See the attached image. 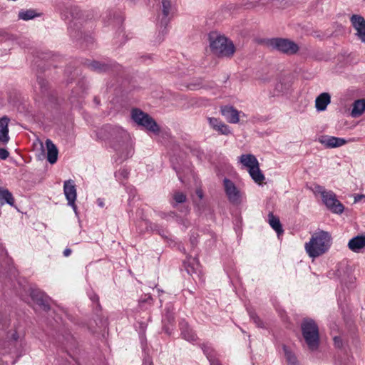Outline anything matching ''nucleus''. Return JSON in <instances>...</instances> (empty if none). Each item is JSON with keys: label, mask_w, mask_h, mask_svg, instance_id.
Here are the masks:
<instances>
[{"label": "nucleus", "mask_w": 365, "mask_h": 365, "mask_svg": "<svg viewBox=\"0 0 365 365\" xmlns=\"http://www.w3.org/2000/svg\"><path fill=\"white\" fill-rule=\"evenodd\" d=\"M9 152L4 148H0V159L5 160L9 157Z\"/></svg>", "instance_id": "35"}, {"label": "nucleus", "mask_w": 365, "mask_h": 365, "mask_svg": "<svg viewBox=\"0 0 365 365\" xmlns=\"http://www.w3.org/2000/svg\"><path fill=\"white\" fill-rule=\"evenodd\" d=\"M202 349L203 350L204 354L207 356V358L210 361L211 365H218V362L215 361L212 359V348L210 346H207V345L204 344V345H202Z\"/></svg>", "instance_id": "32"}, {"label": "nucleus", "mask_w": 365, "mask_h": 365, "mask_svg": "<svg viewBox=\"0 0 365 365\" xmlns=\"http://www.w3.org/2000/svg\"><path fill=\"white\" fill-rule=\"evenodd\" d=\"M250 317L251 318L253 319L254 322L258 326V327H261L262 326V322L261 320L259 319V318L257 316H254L252 314H250Z\"/></svg>", "instance_id": "37"}, {"label": "nucleus", "mask_w": 365, "mask_h": 365, "mask_svg": "<svg viewBox=\"0 0 365 365\" xmlns=\"http://www.w3.org/2000/svg\"><path fill=\"white\" fill-rule=\"evenodd\" d=\"M207 120L210 127L220 134L227 135L231 133L229 126L220 119L209 117L207 118Z\"/></svg>", "instance_id": "15"}, {"label": "nucleus", "mask_w": 365, "mask_h": 365, "mask_svg": "<svg viewBox=\"0 0 365 365\" xmlns=\"http://www.w3.org/2000/svg\"><path fill=\"white\" fill-rule=\"evenodd\" d=\"M160 216L163 219H170L176 217V214L174 212L170 211L168 212H162L160 213Z\"/></svg>", "instance_id": "34"}, {"label": "nucleus", "mask_w": 365, "mask_h": 365, "mask_svg": "<svg viewBox=\"0 0 365 365\" xmlns=\"http://www.w3.org/2000/svg\"><path fill=\"white\" fill-rule=\"evenodd\" d=\"M30 296L31 299L43 310L49 309V298L38 289H31Z\"/></svg>", "instance_id": "12"}, {"label": "nucleus", "mask_w": 365, "mask_h": 365, "mask_svg": "<svg viewBox=\"0 0 365 365\" xmlns=\"http://www.w3.org/2000/svg\"><path fill=\"white\" fill-rule=\"evenodd\" d=\"M91 299H92L93 301H94V300L97 299V297H94L93 298H91Z\"/></svg>", "instance_id": "46"}, {"label": "nucleus", "mask_w": 365, "mask_h": 365, "mask_svg": "<svg viewBox=\"0 0 365 365\" xmlns=\"http://www.w3.org/2000/svg\"><path fill=\"white\" fill-rule=\"evenodd\" d=\"M200 83H192L187 85V88L190 90H196L200 88Z\"/></svg>", "instance_id": "36"}, {"label": "nucleus", "mask_w": 365, "mask_h": 365, "mask_svg": "<svg viewBox=\"0 0 365 365\" xmlns=\"http://www.w3.org/2000/svg\"><path fill=\"white\" fill-rule=\"evenodd\" d=\"M97 202H98V205L100 207H103L104 206V202H103V200L101 199H98Z\"/></svg>", "instance_id": "44"}, {"label": "nucleus", "mask_w": 365, "mask_h": 365, "mask_svg": "<svg viewBox=\"0 0 365 365\" xmlns=\"http://www.w3.org/2000/svg\"><path fill=\"white\" fill-rule=\"evenodd\" d=\"M283 351L287 363L289 365H297V361L294 354L286 346H283Z\"/></svg>", "instance_id": "30"}, {"label": "nucleus", "mask_w": 365, "mask_h": 365, "mask_svg": "<svg viewBox=\"0 0 365 365\" xmlns=\"http://www.w3.org/2000/svg\"><path fill=\"white\" fill-rule=\"evenodd\" d=\"M196 194L199 197L200 199L202 198V192L201 190H196Z\"/></svg>", "instance_id": "42"}, {"label": "nucleus", "mask_w": 365, "mask_h": 365, "mask_svg": "<svg viewBox=\"0 0 365 365\" xmlns=\"http://www.w3.org/2000/svg\"><path fill=\"white\" fill-rule=\"evenodd\" d=\"M331 103V96L329 93L324 92L319 94L315 100V108L319 112L327 109V106Z\"/></svg>", "instance_id": "18"}, {"label": "nucleus", "mask_w": 365, "mask_h": 365, "mask_svg": "<svg viewBox=\"0 0 365 365\" xmlns=\"http://www.w3.org/2000/svg\"><path fill=\"white\" fill-rule=\"evenodd\" d=\"M73 97H76L75 96V91H73Z\"/></svg>", "instance_id": "47"}, {"label": "nucleus", "mask_w": 365, "mask_h": 365, "mask_svg": "<svg viewBox=\"0 0 365 365\" xmlns=\"http://www.w3.org/2000/svg\"><path fill=\"white\" fill-rule=\"evenodd\" d=\"M310 189L315 195H320L324 204L332 212L336 214L343 212L344 205L336 199L334 192L327 190L318 184H314Z\"/></svg>", "instance_id": "5"}, {"label": "nucleus", "mask_w": 365, "mask_h": 365, "mask_svg": "<svg viewBox=\"0 0 365 365\" xmlns=\"http://www.w3.org/2000/svg\"><path fill=\"white\" fill-rule=\"evenodd\" d=\"M348 247L354 252H359L365 247V236L358 235L351 238L349 241Z\"/></svg>", "instance_id": "21"}, {"label": "nucleus", "mask_w": 365, "mask_h": 365, "mask_svg": "<svg viewBox=\"0 0 365 365\" xmlns=\"http://www.w3.org/2000/svg\"><path fill=\"white\" fill-rule=\"evenodd\" d=\"M365 198V195H356L354 196V202H358L361 201L362 199Z\"/></svg>", "instance_id": "39"}, {"label": "nucleus", "mask_w": 365, "mask_h": 365, "mask_svg": "<svg viewBox=\"0 0 365 365\" xmlns=\"http://www.w3.org/2000/svg\"><path fill=\"white\" fill-rule=\"evenodd\" d=\"M223 185L226 195L231 203L239 205L242 202L244 195L232 180L225 178Z\"/></svg>", "instance_id": "9"}, {"label": "nucleus", "mask_w": 365, "mask_h": 365, "mask_svg": "<svg viewBox=\"0 0 365 365\" xmlns=\"http://www.w3.org/2000/svg\"><path fill=\"white\" fill-rule=\"evenodd\" d=\"M105 19L107 20L108 25L113 24L114 26H120L122 24L123 21V17L120 15L113 12L107 14Z\"/></svg>", "instance_id": "29"}, {"label": "nucleus", "mask_w": 365, "mask_h": 365, "mask_svg": "<svg viewBox=\"0 0 365 365\" xmlns=\"http://www.w3.org/2000/svg\"><path fill=\"white\" fill-rule=\"evenodd\" d=\"M97 140L105 142L125 159L133 155L130 135L118 125H106L96 132Z\"/></svg>", "instance_id": "1"}, {"label": "nucleus", "mask_w": 365, "mask_h": 365, "mask_svg": "<svg viewBox=\"0 0 365 365\" xmlns=\"http://www.w3.org/2000/svg\"><path fill=\"white\" fill-rule=\"evenodd\" d=\"M132 119L138 125L143 127L148 131L154 134L159 133L160 128L155 120L148 114L143 112L140 109L135 108L131 112Z\"/></svg>", "instance_id": "7"}, {"label": "nucleus", "mask_w": 365, "mask_h": 365, "mask_svg": "<svg viewBox=\"0 0 365 365\" xmlns=\"http://www.w3.org/2000/svg\"><path fill=\"white\" fill-rule=\"evenodd\" d=\"M46 146L47 149V160L51 164H53L58 159V149L49 139L46 140Z\"/></svg>", "instance_id": "22"}, {"label": "nucleus", "mask_w": 365, "mask_h": 365, "mask_svg": "<svg viewBox=\"0 0 365 365\" xmlns=\"http://www.w3.org/2000/svg\"><path fill=\"white\" fill-rule=\"evenodd\" d=\"M238 162L242 164L248 171L251 168H255L259 165L256 157L252 154H243L238 157Z\"/></svg>", "instance_id": "19"}, {"label": "nucleus", "mask_w": 365, "mask_h": 365, "mask_svg": "<svg viewBox=\"0 0 365 365\" xmlns=\"http://www.w3.org/2000/svg\"><path fill=\"white\" fill-rule=\"evenodd\" d=\"M184 267L187 272L190 275L200 273V266L196 257H187L184 261Z\"/></svg>", "instance_id": "17"}, {"label": "nucleus", "mask_w": 365, "mask_h": 365, "mask_svg": "<svg viewBox=\"0 0 365 365\" xmlns=\"http://www.w3.org/2000/svg\"><path fill=\"white\" fill-rule=\"evenodd\" d=\"M252 179L258 184H261L265 179L264 175L262 173L259 168V164L255 168H251V170L248 171Z\"/></svg>", "instance_id": "26"}, {"label": "nucleus", "mask_w": 365, "mask_h": 365, "mask_svg": "<svg viewBox=\"0 0 365 365\" xmlns=\"http://www.w3.org/2000/svg\"><path fill=\"white\" fill-rule=\"evenodd\" d=\"M41 14L34 9H21L19 11L18 17L19 19L24 21H29L34 19L35 17L40 16Z\"/></svg>", "instance_id": "24"}, {"label": "nucleus", "mask_w": 365, "mask_h": 365, "mask_svg": "<svg viewBox=\"0 0 365 365\" xmlns=\"http://www.w3.org/2000/svg\"><path fill=\"white\" fill-rule=\"evenodd\" d=\"M332 245V237L329 232L319 230L312 235L309 242L304 244V250L312 259L327 253Z\"/></svg>", "instance_id": "2"}, {"label": "nucleus", "mask_w": 365, "mask_h": 365, "mask_svg": "<svg viewBox=\"0 0 365 365\" xmlns=\"http://www.w3.org/2000/svg\"><path fill=\"white\" fill-rule=\"evenodd\" d=\"M318 141L327 148H339L346 143L344 138L329 135H322L318 138Z\"/></svg>", "instance_id": "13"}, {"label": "nucleus", "mask_w": 365, "mask_h": 365, "mask_svg": "<svg viewBox=\"0 0 365 365\" xmlns=\"http://www.w3.org/2000/svg\"><path fill=\"white\" fill-rule=\"evenodd\" d=\"M211 51L218 57L230 58L235 51L233 43L224 36L211 33L209 36Z\"/></svg>", "instance_id": "4"}, {"label": "nucleus", "mask_w": 365, "mask_h": 365, "mask_svg": "<svg viewBox=\"0 0 365 365\" xmlns=\"http://www.w3.org/2000/svg\"><path fill=\"white\" fill-rule=\"evenodd\" d=\"M9 120V118L6 116L0 118V145H6L9 141L8 127Z\"/></svg>", "instance_id": "16"}, {"label": "nucleus", "mask_w": 365, "mask_h": 365, "mask_svg": "<svg viewBox=\"0 0 365 365\" xmlns=\"http://www.w3.org/2000/svg\"><path fill=\"white\" fill-rule=\"evenodd\" d=\"M222 115L230 123H237L240 121V112L232 106H225L221 107Z\"/></svg>", "instance_id": "14"}, {"label": "nucleus", "mask_w": 365, "mask_h": 365, "mask_svg": "<svg viewBox=\"0 0 365 365\" xmlns=\"http://www.w3.org/2000/svg\"><path fill=\"white\" fill-rule=\"evenodd\" d=\"M303 339L311 351H317L319 345V329L312 319H304L301 325Z\"/></svg>", "instance_id": "6"}, {"label": "nucleus", "mask_w": 365, "mask_h": 365, "mask_svg": "<svg viewBox=\"0 0 365 365\" xmlns=\"http://www.w3.org/2000/svg\"><path fill=\"white\" fill-rule=\"evenodd\" d=\"M61 15L65 18V19H69L68 16L66 15V14L64 13H62Z\"/></svg>", "instance_id": "45"}, {"label": "nucleus", "mask_w": 365, "mask_h": 365, "mask_svg": "<svg viewBox=\"0 0 365 365\" xmlns=\"http://www.w3.org/2000/svg\"><path fill=\"white\" fill-rule=\"evenodd\" d=\"M365 111V100L359 99L354 101L351 115L354 118L359 117Z\"/></svg>", "instance_id": "23"}, {"label": "nucleus", "mask_w": 365, "mask_h": 365, "mask_svg": "<svg viewBox=\"0 0 365 365\" xmlns=\"http://www.w3.org/2000/svg\"><path fill=\"white\" fill-rule=\"evenodd\" d=\"M6 256V251L3 247L0 245V258L4 257Z\"/></svg>", "instance_id": "40"}, {"label": "nucleus", "mask_w": 365, "mask_h": 365, "mask_svg": "<svg viewBox=\"0 0 365 365\" xmlns=\"http://www.w3.org/2000/svg\"><path fill=\"white\" fill-rule=\"evenodd\" d=\"M267 43L271 48L289 55L294 54L299 50V46L294 42L286 38H271Z\"/></svg>", "instance_id": "8"}, {"label": "nucleus", "mask_w": 365, "mask_h": 365, "mask_svg": "<svg viewBox=\"0 0 365 365\" xmlns=\"http://www.w3.org/2000/svg\"><path fill=\"white\" fill-rule=\"evenodd\" d=\"M186 195L180 191H175L172 195V199L170 200V204L175 208L178 207L179 204H182L186 201Z\"/></svg>", "instance_id": "28"}, {"label": "nucleus", "mask_w": 365, "mask_h": 365, "mask_svg": "<svg viewBox=\"0 0 365 365\" xmlns=\"http://www.w3.org/2000/svg\"><path fill=\"white\" fill-rule=\"evenodd\" d=\"M63 192L68 201V205L71 206L76 214H77V207L75 204L77 193L74 181L72 180H66L63 184Z\"/></svg>", "instance_id": "10"}, {"label": "nucleus", "mask_w": 365, "mask_h": 365, "mask_svg": "<svg viewBox=\"0 0 365 365\" xmlns=\"http://www.w3.org/2000/svg\"><path fill=\"white\" fill-rule=\"evenodd\" d=\"M88 67L91 70H93V71H99V72L106 71L108 68V65H106L105 63H102L98 62V61H93V62H91L88 65Z\"/></svg>", "instance_id": "31"}, {"label": "nucleus", "mask_w": 365, "mask_h": 365, "mask_svg": "<svg viewBox=\"0 0 365 365\" xmlns=\"http://www.w3.org/2000/svg\"><path fill=\"white\" fill-rule=\"evenodd\" d=\"M71 253V250L70 249H66L64 251H63V255L65 257H68Z\"/></svg>", "instance_id": "41"}, {"label": "nucleus", "mask_w": 365, "mask_h": 365, "mask_svg": "<svg viewBox=\"0 0 365 365\" xmlns=\"http://www.w3.org/2000/svg\"><path fill=\"white\" fill-rule=\"evenodd\" d=\"M334 342H335V344L339 346L340 343H341L340 338L335 336L334 337Z\"/></svg>", "instance_id": "43"}, {"label": "nucleus", "mask_w": 365, "mask_h": 365, "mask_svg": "<svg viewBox=\"0 0 365 365\" xmlns=\"http://www.w3.org/2000/svg\"><path fill=\"white\" fill-rule=\"evenodd\" d=\"M5 203L14 205V200L9 190L0 187V204L4 205Z\"/></svg>", "instance_id": "25"}, {"label": "nucleus", "mask_w": 365, "mask_h": 365, "mask_svg": "<svg viewBox=\"0 0 365 365\" xmlns=\"http://www.w3.org/2000/svg\"><path fill=\"white\" fill-rule=\"evenodd\" d=\"M352 26L356 30V35L363 43H365V19L358 14H354L350 18Z\"/></svg>", "instance_id": "11"}, {"label": "nucleus", "mask_w": 365, "mask_h": 365, "mask_svg": "<svg viewBox=\"0 0 365 365\" xmlns=\"http://www.w3.org/2000/svg\"><path fill=\"white\" fill-rule=\"evenodd\" d=\"M268 222L272 228L276 231L278 235L283 232L279 217L274 216L272 212L268 215Z\"/></svg>", "instance_id": "27"}, {"label": "nucleus", "mask_w": 365, "mask_h": 365, "mask_svg": "<svg viewBox=\"0 0 365 365\" xmlns=\"http://www.w3.org/2000/svg\"><path fill=\"white\" fill-rule=\"evenodd\" d=\"M176 11L175 4L173 0H161L159 4V27L155 42L160 43L163 41L165 36L168 33V25L171 17Z\"/></svg>", "instance_id": "3"}, {"label": "nucleus", "mask_w": 365, "mask_h": 365, "mask_svg": "<svg viewBox=\"0 0 365 365\" xmlns=\"http://www.w3.org/2000/svg\"><path fill=\"white\" fill-rule=\"evenodd\" d=\"M115 176L118 181L122 182L128 176V171L125 168H122L115 172Z\"/></svg>", "instance_id": "33"}, {"label": "nucleus", "mask_w": 365, "mask_h": 365, "mask_svg": "<svg viewBox=\"0 0 365 365\" xmlns=\"http://www.w3.org/2000/svg\"><path fill=\"white\" fill-rule=\"evenodd\" d=\"M66 10H69L71 11V15L73 18H76V16H74V12H76L78 10L77 7H67Z\"/></svg>", "instance_id": "38"}, {"label": "nucleus", "mask_w": 365, "mask_h": 365, "mask_svg": "<svg viewBox=\"0 0 365 365\" xmlns=\"http://www.w3.org/2000/svg\"><path fill=\"white\" fill-rule=\"evenodd\" d=\"M180 329L181 330L182 337L189 342H194L197 340V335L190 329L187 323L185 321L180 322Z\"/></svg>", "instance_id": "20"}]
</instances>
